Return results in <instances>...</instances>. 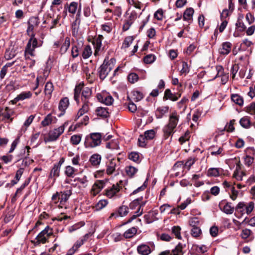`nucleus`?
Returning <instances> with one entry per match:
<instances>
[{"instance_id":"31","label":"nucleus","mask_w":255,"mask_h":255,"mask_svg":"<svg viewBox=\"0 0 255 255\" xmlns=\"http://www.w3.org/2000/svg\"><path fill=\"white\" fill-rule=\"evenodd\" d=\"M231 100L240 106H242L244 104L243 98L238 94H232Z\"/></svg>"},{"instance_id":"47","label":"nucleus","mask_w":255,"mask_h":255,"mask_svg":"<svg viewBox=\"0 0 255 255\" xmlns=\"http://www.w3.org/2000/svg\"><path fill=\"white\" fill-rule=\"evenodd\" d=\"M144 138L146 139L151 140L154 138L155 135V131L154 129H150L144 132Z\"/></svg>"},{"instance_id":"26","label":"nucleus","mask_w":255,"mask_h":255,"mask_svg":"<svg viewBox=\"0 0 255 255\" xmlns=\"http://www.w3.org/2000/svg\"><path fill=\"white\" fill-rule=\"evenodd\" d=\"M137 232V228L133 227L127 230L123 235L126 239H130L132 238Z\"/></svg>"},{"instance_id":"43","label":"nucleus","mask_w":255,"mask_h":255,"mask_svg":"<svg viewBox=\"0 0 255 255\" xmlns=\"http://www.w3.org/2000/svg\"><path fill=\"white\" fill-rule=\"evenodd\" d=\"M219 168H210L208 170L207 175L208 176L217 177L220 175Z\"/></svg>"},{"instance_id":"20","label":"nucleus","mask_w":255,"mask_h":255,"mask_svg":"<svg viewBox=\"0 0 255 255\" xmlns=\"http://www.w3.org/2000/svg\"><path fill=\"white\" fill-rule=\"evenodd\" d=\"M84 86V84H79L78 85H77L74 89V99L76 102V103L79 104L80 103L79 101V97L81 94V92L82 91L83 87Z\"/></svg>"},{"instance_id":"14","label":"nucleus","mask_w":255,"mask_h":255,"mask_svg":"<svg viewBox=\"0 0 255 255\" xmlns=\"http://www.w3.org/2000/svg\"><path fill=\"white\" fill-rule=\"evenodd\" d=\"M137 253L141 255H148L151 252L150 247L145 244H141L137 247Z\"/></svg>"},{"instance_id":"48","label":"nucleus","mask_w":255,"mask_h":255,"mask_svg":"<svg viewBox=\"0 0 255 255\" xmlns=\"http://www.w3.org/2000/svg\"><path fill=\"white\" fill-rule=\"evenodd\" d=\"M108 203V201L106 200H101L96 205V210H100L105 207Z\"/></svg>"},{"instance_id":"55","label":"nucleus","mask_w":255,"mask_h":255,"mask_svg":"<svg viewBox=\"0 0 255 255\" xmlns=\"http://www.w3.org/2000/svg\"><path fill=\"white\" fill-rule=\"evenodd\" d=\"M134 39V37L132 36H129L126 37L123 42V46L125 48H128Z\"/></svg>"},{"instance_id":"61","label":"nucleus","mask_w":255,"mask_h":255,"mask_svg":"<svg viewBox=\"0 0 255 255\" xmlns=\"http://www.w3.org/2000/svg\"><path fill=\"white\" fill-rule=\"evenodd\" d=\"M138 79V76L136 73H132L128 75V80L131 83H134L137 81Z\"/></svg>"},{"instance_id":"12","label":"nucleus","mask_w":255,"mask_h":255,"mask_svg":"<svg viewBox=\"0 0 255 255\" xmlns=\"http://www.w3.org/2000/svg\"><path fill=\"white\" fill-rule=\"evenodd\" d=\"M179 116L176 112L172 113L169 118L168 125L173 128H175L179 121Z\"/></svg>"},{"instance_id":"39","label":"nucleus","mask_w":255,"mask_h":255,"mask_svg":"<svg viewBox=\"0 0 255 255\" xmlns=\"http://www.w3.org/2000/svg\"><path fill=\"white\" fill-rule=\"evenodd\" d=\"M32 94L30 91L23 92L17 96L16 100L22 101L29 99L32 97Z\"/></svg>"},{"instance_id":"35","label":"nucleus","mask_w":255,"mask_h":255,"mask_svg":"<svg viewBox=\"0 0 255 255\" xmlns=\"http://www.w3.org/2000/svg\"><path fill=\"white\" fill-rule=\"evenodd\" d=\"M53 90L54 86L53 84L51 82H47L46 83L44 88V92L45 95H48L49 97L50 98Z\"/></svg>"},{"instance_id":"17","label":"nucleus","mask_w":255,"mask_h":255,"mask_svg":"<svg viewBox=\"0 0 255 255\" xmlns=\"http://www.w3.org/2000/svg\"><path fill=\"white\" fill-rule=\"evenodd\" d=\"M232 44L230 42H225L222 45V48L219 49V53L223 55L228 54L231 50Z\"/></svg>"},{"instance_id":"36","label":"nucleus","mask_w":255,"mask_h":255,"mask_svg":"<svg viewBox=\"0 0 255 255\" xmlns=\"http://www.w3.org/2000/svg\"><path fill=\"white\" fill-rule=\"evenodd\" d=\"M70 45V38L66 37L65 39L64 42L60 48V53L61 54H64L68 49Z\"/></svg>"},{"instance_id":"44","label":"nucleus","mask_w":255,"mask_h":255,"mask_svg":"<svg viewBox=\"0 0 255 255\" xmlns=\"http://www.w3.org/2000/svg\"><path fill=\"white\" fill-rule=\"evenodd\" d=\"M53 121V117L51 114H48L41 122V124L43 127H46L49 125Z\"/></svg>"},{"instance_id":"19","label":"nucleus","mask_w":255,"mask_h":255,"mask_svg":"<svg viewBox=\"0 0 255 255\" xmlns=\"http://www.w3.org/2000/svg\"><path fill=\"white\" fill-rule=\"evenodd\" d=\"M107 181V180L96 181L93 186L92 190L97 193H99L104 187Z\"/></svg>"},{"instance_id":"29","label":"nucleus","mask_w":255,"mask_h":255,"mask_svg":"<svg viewBox=\"0 0 255 255\" xmlns=\"http://www.w3.org/2000/svg\"><path fill=\"white\" fill-rule=\"evenodd\" d=\"M174 128L169 126L168 125L165 126L163 128L164 137L165 139H167L169 136L173 134L174 132Z\"/></svg>"},{"instance_id":"16","label":"nucleus","mask_w":255,"mask_h":255,"mask_svg":"<svg viewBox=\"0 0 255 255\" xmlns=\"http://www.w3.org/2000/svg\"><path fill=\"white\" fill-rule=\"evenodd\" d=\"M194 12V10L193 8L189 7L186 8L183 15V20L188 21H191L189 22V23H190L193 20V15Z\"/></svg>"},{"instance_id":"41","label":"nucleus","mask_w":255,"mask_h":255,"mask_svg":"<svg viewBox=\"0 0 255 255\" xmlns=\"http://www.w3.org/2000/svg\"><path fill=\"white\" fill-rule=\"evenodd\" d=\"M92 53V50L91 46L89 45H87L85 46L83 49L82 57L85 59H87L91 55Z\"/></svg>"},{"instance_id":"21","label":"nucleus","mask_w":255,"mask_h":255,"mask_svg":"<svg viewBox=\"0 0 255 255\" xmlns=\"http://www.w3.org/2000/svg\"><path fill=\"white\" fill-rule=\"evenodd\" d=\"M101 159L102 157L100 154L95 153L90 157L89 161L93 166H96L100 164Z\"/></svg>"},{"instance_id":"49","label":"nucleus","mask_w":255,"mask_h":255,"mask_svg":"<svg viewBox=\"0 0 255 255\" xmlns=\"http://www.w3.org/2000/svg\"><path fill=\"white\" fill-rule=\"evenodd\" d=\"M201 234V230L199 227H193L191 230V234L193 237L198 238Z\"/></svg>"},{"instance_id":"57","label":"nucleus","mask_w":255,"mask_h":255,"mask_svg":"<svg viewBox=\"0 0 255 255\" xmlns=\"http://www.w3.org/2000/svg\"><path fill=\"white\" fill-rule=\"evenodd\" d=\"M180 230L181 228L179 226H174L172 228V233L174 234L176 236V238L178 239H181V236L180 235Z\"/></svg>"},{"instance_id":"24","label":"nucleus","mask_w":255,"mask_h":255,"mask_svg":"<svg viewBox=\"0 0 255 255\" xmlns=\"http://www.w3.org/2000/svg\"><path fill=\"white\" fill-rule=\"evenodd\" d=\"M117 163L115 159H112L110 160L109 163L107 165L106 170L107 173L108 175L112 174L116 170Z\"/></svg>"},{"instance_id":"13","label":"nucleus","mask_w":255,"mask_h":255,"mask_svg":"<svg viewBox=\"0 0 255 255\" xmlns=\"http://www.w3.org/2000/svg\"><path fill=\"white\" fill-rule=\"evenodd\" d=\"M108 110L109 109L108 108L100 107H98L95 111L98 116L103 119H106L110 117V113Z\"/></svg>"},{"instance_id":"62","label":"nucleus","mask_w":255,"mask_h":255,"mask_svg":"<svg viewBox=\"0 0 255 255\" xmlns=\"http://www.w3.org/2000/svg\"><path fill=\"white\" fill-rule=\"evenodd\" d=\"M39 24V19L38 17L32 16L31 17L28 21V25H32V26H37Z\"/></svg>"},{"instance_id":"10","label":"nucleus","mask_w":255,"mask_h":255,"mask_svg":"<svg viewBox=\"0 0 255 255\" xmlns=\"http://www.w3.org/2000/svg\"><path fill=\"white\" fill-rule=\"evenodd\" d=\"M92 91L88 87L83 88L81 94V99L83 103L89 104V100L91 97Z\"/></svg>"},{"instance_id":"51","label":"nucleus","mask_w":255,"mask_h":255,"mask_svg":"<svg viewBox=\"0 0 255 255\" xmlns=\"http://www.w3.org/2000/svg\"><path fill=\"white\" fill-rule=\"evenodd\" d=\"M128 158L136 163L139 162V156L138 153L131 152L128 154Z\"/></svg>"},{"instance_id":"53","label":"nucleus","mask_w":255,"mask_h":255,"mask_svg":"<svg viewBox=\"0 0 255 255\" xmlns=\"http://www.w3.org/2000/svg\"><path fill=\"white\" fill-rule=\"evenodd\" d=\"M155 60V56L153 54H148L145 56L143 58L144 62L146 64H151Z\"/></svg>"},{"instance_id":"18","label":"nucleus","mask_w":255,"mask_h":255,"mask_svg":"<svg viewBox=\"0 0 255 255\" xmlns=\"http://www.w3.org/2000/svg\"><path fill=\"white\" fill-rule=\"evenodd\" d=\"M60 168L61 167L54 164L49 175V178H54V180H55L56 177H58L60 175Z\"/></svg>"},{"instance_id":"2","label":"nucleus","mask_w":255,"mask_h":255,"mask_svg":"<svg viewBox=\"0 0 255 255\" xmlns=\"http://www.w3.org/2000/svg\"><path fill=\"white\" fill-rule=\"evenodd\" d=\"M43 41L42 40H38L35 37L34 33H32L31 37L29 39L25 49V54H28L31 56H34V50L36 48L41 47L43 44Z\"/></svg>"},{"instance_id":"28","label":"nucleus","mask_w":255,"mask_h":255,"mask_svg":"<svg viewBox=\"0 0 255 255\" xmlns=\"http://www.w3.org/2000/svg\"><path fill=\"white\" fill-rule=\"evenodd\" d=\"M254 45L252 41L249 40L248 39H245L243 40L242 42L240 44L239 49L243 51H245L248 48H250V50L252 49V46Z\"/></svg>"},{"instance_id":"3","label":"nucleus","mask_w":255,"mask_h":255,"mask_svg":"<svg viewBox=\"0 0 255 255\" xmlns=\"http://www.w3.org/2000/svg\"><path fill=\"white\" fill-rule=\"evenodd\" d=\"M102 135L100 132H93L86 136L85 145L87 147H95L100 145Z\"/></svg>"},{"instance_id":"63","label":"nucleus","mask_w":255,"mask_h":255,"mask_svg":"<svg viewBox=\"0 0 255 255\" xmlns=\"http://www.w3.org/2000/svg\"><path fill=\"white\" fill-rule=\"evenodd\" d=\"M146 138H144V135H140L138 139V142L139 146L140 147H144L146 145Z\"/></svg>"},{"instance_id":"42","label":"nucleus","mask_w":255,"mask_h":255,"mask_svg":"<svg viewBox=\"0 0 255 255\" xmlns=\"http://www.w3.org/2000/svg\"><path fill=\"white\" fill-rule=\"evenodd\" d=\"M245 207L246 204L244 202H239L235 208L236 212L240 214L241 216H242L245 213Z\"/></svg>"},{"instance_id":"58","label":"nucleus","mask_w":255,"mask_h":255,"mask_svg":"<svg viewBox=\"0 0 255 255\" xmlns=\"http://www.w3.org/2000/svg\"><path fill=\"white\" fill-rule=\"evenodd\" d=\"M106 148L111 149H119L120 147L116 141H112L110 142H108L106 144Z\"/></svg>"},{"instance_id":"40","label":"nucleus","mask_w":255,"mask_h":255,"mask_svg":"<svg viewBox=\"0 0 255 255\" xmlns=\"http://www.w3.org/2000/svg\"><path fill=\"white\" fill-rule=\"evenodd\" d=\"M13 112L8 107H6L4 109L3 115L2 116L3 120H9L10 122L12 121L13 118L10 117L12 115Z\"/></svg>"},{"instance_id":"6","label":"nucleus","mask_w":255,"mask_h":255,"mask_svg":"<svg viewBox=\"0 0 255 255\" xmlns=\"http://www.w3.org/2000/svg\"><path fill=\"white\" fill-rule=\"evenodd\" d=\"M123 181L120 180L116 184H114L111 187L105 190L106 195L110 198H111L116 195L117 193L120 191L121 189H122L121 185Z\"/></svg>"},{"instance_id":"64","label":"nucleus","mask_w":255,"mask_h":255,"mask_svg":"<svg viewBox=\"0 0 255 255\" xmlns=\"http://www.w3.org/2000/svg\"><path fill=\"white\" fill-rule=\"evenodd\" d=\"M247 112L251 115L255 114V102L251 103L247 107Z\"/></svg>"},{"instance_id":"32","label":"nucleus","mask_w":255,"mask_h":255,"mask_svg":"<svg viewBox=\"0 0 255 255\" xmlns=\"http://www.w3.org/2000/svg\"><path fill=\"white\" fill-rule=\"evenodd\" d=\"M140 209H141L140 207H138V209L135 213V215H132L130 218H129L127 220V221L124 222L122 224V226H124L128 224L131 223L133 220L135 219L137 217L141 215L143 213V209H141V211H140Z\"/></svg>"},{"instance_id":"8","label":"nucleus","mask_w":255,"mask_h":255,"mask_svg":"<svg viewBox=\"0 0 255 255\" xmlns=\"http://www.w3.org/2000/svg\"><path fill=\"white\" fill-rule=\"evenodd\" d=\"M104 39V37L102 35H99L96 38H95L93 41L92 44L94 45L95 48L94 55L97 56L99 54V52L100 51L104 50V47L102 48V41Z\"/></svg>"},{"instance_id":"38","label":"nucleus","mask_w":255,"mask_h":255,"mask_svg":"<svg viewBox=\"0 0 255 255\" xmlns=\"http://www.w3.org/2000/svg\"><path fill=\"white\" fill-rule=\"evenodd\" d=\"M89 110L88 104L83 103V105L81 109H79L75 120L78 119L81 116L83 115L85 113H87Z\"/></svg>"},{"instance_id":"37","label":"nucleus","mask_w":255,"mask_h":255,"mask_svg":"<svg viewBox=\"0 0 255 255\" xmlns=\"http://www.w3.org/2000/svg\"><path fill=\"white\" fill-rule=\"evenodd\" d=\"M125 170L127 175L130 178L133 177L138 171L136 168L130 165L127 166Z\"/></svg>"},{"instance_id":"9","label":"nucleus","mask_w":255,"mask_h":255,"mask_svg":"<svg viewBox=\"0 0 255 255\" xmlns=\"http://www.w3.org/2000/svg\"><path fill=\"white\" fill-rule=\"evenodd\" d=\"M69 105V101L67 97H64L62 98L59 103L58 109L61 112L58 116L59 117L63 116L65 113L66 110L67 109Z\"/></svg>"},{"instance_id":"15","label":"nucleus","mask_w":255,"mask_h":255,"mask_svg":"<svg viewBox=\"0 0 255 255\" xmlns=\"http://www.w3.org/2000/svg\"><path fill=\"white\" fill-rule=\"evenodd\" d=\"M59 193L60 196L59 197V200H60V203L61 204H63L67 201L70 196L72 195V190L69 189Z\"/></svg>"},{"instance_id":"4","label":"nucleus","mask_w":255,"mask_h":255,"mask_svg":"<svg viewBox=\"0 0 255 255\" xmlns=\"http://www.w3.org/2000/svg\"><path fill=\"white\" fill-rule=\"evenodd\" d=\"M65 122L63 125L60 126L58 128H54L52 130H50L48 133V137L45 139V142H51L56 141L64 132L65 128V125H67Z\"/></svg>"},{"instance_id":"1","label":"nucleus","mask_w":255,"mask_h":255,"mask_svg":"<svg viewBox=\"0 0 255 255\" xmlns=\"http://www.w3.org/2000/svg\"><path fill=\"white\" fill-rule=\"evenodd\" d=\"M53 235V229L47 226L36 237L35 240L31 241L34 246H38L41 244H44L48 242L49 237Z\"/></svg>"},{"instance_id":"56","label":"nucleus","mask_w":255,"mask_h":255,"mask_svg":"<svg viewBox=\"0 0 255 255\" xmlns=\"http://www.w3.org/2000/svg\"><path fill=\"white\" fill-rule=\"evenodd\" d=\"M78 7V3L77 2L73 1L70 3L68 7L69 12L74 14L75 13Z\"/></svg>"},{"instance_id":"59","label":"nucleus","mask_w":255,"mask_h":255,"mask_svg":"<svg viewBox=\"0 0 255 255\" xmlns=\"http://www.w3.org/2000/svg\"><path fill=\"white\" fill-rule=\"evenodd\" d=\"M190 138V132L189 130H187L183 135L181 136L179 138V141L181 143L183 144L186 141L189 140Z\"/></svg>"},{"instance_id":"60","label":"nucleus","mask_w":255,"mask_h":255,"mask_svg":"<svg viewBox=\"0 0 255 255\" xmlns=\"http://www.w3.org/2000/svg\"><path fill=\"white\" fill-rule=\"evenodd\" d=\"M216 71H217V74H216V76L214 79H215L217 77H221L225 74L224 73V68L222 66L217 65L216 66Z\"/></svg>"},{"instance_id":"27","label":"nucleus","mask_w":255,"mask_h":255,"mask_svg":"<svg viewBox=\"0 0 255 255\" xmlns=\"http://www.w3.org/2000/svg\"><path fill=\"white\" fill-rule=\"evenodd\" d=\"M236 120L233 119L230 121L229 123H227L226 126L221 130V134H223V132L227 130L228 132H232L235 130V127L234 126L235 124Z\"/></svg>"},{"instance_id":"23","label":"nucleus","mask_w":255,"mask_h":255,"mask_svg":"<svg viewBox=\"0 0 255 255\" xmlns=\"http://www.w3.org/2000/svg\"><path fill=\"white\" fill-rule=\"evenodd\" d=\"M219 207L222 211L227 214H232L235 209L234 207H232L231 203L230 202H227L223 208L221 207V203H220Z\"/></svg>"},{"instance_id":"25","label":"nucleus","mask_w":255,"mask_h":255,"mask_svg":"<svg viewBox=\"0 0 255 255\" xmlns=\"http://www.w3.org/2000/svg\"><path fill=\"white\" fill-rule=\"evenodd\" d=\"M163 99V100L169 99L174 102L177 101L176 94L175 93H172L169 89H167L165 90Z\"/></svg>"},{"instance_id":"30","label":"nucleus","mask_w":255,"mask_h":255,"mask_svg":"<svg viewBox=\"0 0 255 255\" xmlns=\"http://www.w3.org/2000/svg\"><path fill=\"white\" fill-rule=\"evenodd\" d=\"M239 123L240 125L245 128H249L252 125L250 118L247 116L242 118Z\"/></svg>"},{"instance_id":"7","label":"nucleus","mask_w":255,"mask_h":255,"mask_svg":"<svg viewBox=\"0 0 255 255\" xmlns=\"http://www.w3.org/2000/svg\"><path fill=\"white\" fill-rule=\"evenodd\" d=\"M184 246L182 244L179 243L175 247L174 249L172 251L171 253L169 250H166L160 253L159 255H183V249Z\"/></svg>"},{"instance_id":"54","label":"nucleus","mask_w":255,"mask_h":255,"mask_svg":"<svg viewBox=\"0 0 255 255\" xmlns=\"http://www.w3.org/2000/svg\"><path fill=\"white\" fill-rule=\"evenodd\" d=\"M81 140V136L80 135L75 134L71 136L70 142L72 144H78Z\"/></svg>"},{"instance_id":"45","label":"nucleus","mask_w":255,"mask_h":255,"mask_svg":"<svg viewBox=\"0 0 255 255\" xmlns=\"http://www.w3.org/2000/svg\"><path fill=\"white\" fill-rule=\"evenodd\" d=\"M128 213V208L127 206H121L119 208L118 214L121 217L126 216Z\"/></svg>"},{"instance_id":"50","label":"nucleus","mask_w":255,"mask_h":255,"mask_svg":"<svg viewBox=\"0 0 255 255\" xmlns=\"http://www.w3.org/2000/svg\"><path fill=\"white\" fill-rule=\"evenodd\" d=\"M236 28L238 31L243 32L246 29V26L241 19H238L236 23Z\"/></svg>"},{"instance_id":"11","label":"nucleus","mask_w":255,"mask_h":255,"mask_svg":"<svg viewBox=\"0 0 255 255\" xmlns=\"http://www.w3.org/2000/svg\"><path fill=\"white\" fill-rule=\"evenodd\" d=\"M136 18V13L135 11H132L128 17V19L126 20L125 23L123 26V29L124 31L128 30L130 26L132 24L133 21Z\"/></svg>"},{"instance_id":"52","label":"nucleus","mask_w":255,"mask_h":255,"mask_svg":"<svg viewBox=\"0 0 255 255\" xmlns=\"http://www.w3.org/2000/svg\"><path fill=\"white\" fill-rule=\"evenodd\" d=\"M143 197H140L134 200L130 203L129 205V208L132 210L135 209L136 207L139 205V202L141 201Z\"/></svg>"},{"instance_id":"33","label":"nucleus","mask_w":255,"mask_h":255,"mask_svg":"<svg viewBox=\"0 0 255 255\" xmlns=\"http://www.w3.org/2000/svg\"><path fill=\"white\" fill-rule=\"evenodd\" d=\"M23 171L24 168H20L17 170L14 179L11 181V186H13L17 183V182L20 180V177L23 173Z\"/></svg>"},{"instance_id":"5","label":"nucleus","mask_w":255,"mask_h":255,"mask_svg":"<svg viewBox=\"0 0 255 255\" xmlns=\"http://www.w3.org/2000/svg\"><path fill=\"white\" fill-rule=\"evenodd\" d=\"M112 69V64L105 59L103 64L98 69V74L100 79L102 80L105 79Z\"/></svg>"},{"instance_id":"22","label":"nucleus","mask_w":255,"mask_h":255,"mask_svg":"<svg viewBox=\"0 0 255 255\" xmlns=\"http://www.w3.org/2000/svg\"><path fill=\"white\" fill-rule=\"evenodd\" d=\"M169 108L168 106L158 107L156 111V117L157 119L162 118L163 116L168 112Z\"/></svg>"},{"instance_id":"46","label":"nucleus","mask_w":255,"mask_h":255,"mask_svg":"<svg viewBox=\"0 0 255 255\" xmlns=\"http://www.w3.org/2000/svg\"><path fill=\"white\" fill-rule=\"evenodd\" d=\"M132 94L133 99L135 102H138L143 98V94L138 91H133Z\"/></svg>"},{"instance_id":"34","label":"nucleus","mask_w":255,"mask_h":255,"mask_svg":"<svg viewBox=\"0 0 255 255\" xmlns=\"http://www.w3.org/2000/svg\"><path fill=\"white\" fill-rule=\"evenodd\" d=\"M77 171L75 168L71 166H66L65 168L64 173L68 177H74L75 172Z\"/></svg>"}]
</instances>
